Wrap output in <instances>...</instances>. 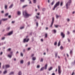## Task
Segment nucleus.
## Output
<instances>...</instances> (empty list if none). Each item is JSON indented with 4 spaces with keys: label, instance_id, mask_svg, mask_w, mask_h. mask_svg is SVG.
Returning a JSON list of instances; mask_svg holds the SVG:
<instances>
[{
    "label": "nucleus",
    "instance_id": "61",
    "mask_svg": "<svg viewBox=\"0 0 75 75\" xmlns=\"http://www.w3.org/2000/svg\"><path fill=\"white\" fill-rule=\"evenodd\" d=\"M37 15H38V16H40V13H37Z\"/></svg>",
    "mask_w": 75,
    "mask_h": 75
},
{
    "label": "nucleus",
    "instance_id": "57",
    "mask_svg": "<svg viewBox=\"0 0 75 75\" xmlns=\"http://www.w3.org/2000/svg\"><path fill=\"white\" fill-rule=\"evenodd\" d=\"M2 54H3V52H1L0 53V55H2Z\"/></svg>",
    "mask_w": 75,
    "mask_h": 75
},
{
    "label": "nucleus",
    "instance_id": "32",
    "mask_svg": "<svg viewBox=\"0 0 75 75\" xmlns=\"http://www.w3.org/2000/svg\"><path fill=\"white\" fill-rule=\"evenodd\" d=\"M57 42H56L54 43V45H57Z\"/></svg>",
    "mask_w": 75,
    "mask_h": 75
},
{
    "label": "nucleus",
    "instance_id": "51",
    "mask_svg": "<svg viewBox=\"0 0 75 75\" xmlns=\"http://www.w3.org/2000/svg\"><path fill=\"white\" fill-rule=\"evenodd\" d=\"M67 21H70V20L69 18L67 19Z\"/></svg>",
    "mask_w": 75,
    "mask_h": 75
},
{
    "label": "nucleus",
    "instance_id": "36",
    "mask_svg": "<svg viewBox=\"0 0 75 75\" xmlns=\"http://www.w3.org/2000/svg\"><path fill=\"white\" fill-rule=\"evenodd\" d=\"M60 41L58 43V46L59 47V45H60Z\"/></svg>",
    "mask_w": 75,
    "mask_h": 75
},
{
    "label": "nucleus",
    "instance_id": "19",
    "mask_svg": "<svg viewBox=\"0 0 75 75\" xmlns=\"http://www.w3.org/2000/svg\"><path fill=\"white\" fill-rule=\"evenodd\" d=\"M18 75H21V71H20L18 73Z\"/></svg>",
    "mask_w": 75,
    "mask_h": 75
},
{
    "label": "nucleus",
    "instance_id": "24",
    "mask_svg": "<svg viewBox=\"0 0 75 75\" xmlns=\"http://www.w3.org/2000/svg\"><path fill=\"white\" fill-rule=\"evenodd\" d=\"M8 13H7L5 14V16H6V17H7V16H8Z\"/></svg>",
    "mask_w": 75,
    "mask_h": 75
},
{
    "label": "nucleus",
    "instance_id": "4",
    "mask_svg": "<svg viewBox=\"0 0 75 75\" xmlns=\"http://www.w3.org/2000/svg\"><path fill=\"white\" fill-rule=\"evenodd\" d=\"M58 74L59 75H60V74H61V72H62V71H61V66H58Z\"/></svg>",
    "mask_w": 75,
    "mask_h": 75
},
{
    "label": "nucleus",
    "instance_id": "37",
    "mask_svg": "<svg viewBox=\"0 0 75 75\" xmlns=\"http://www.w3.org/2000/svg\"><path fill=\"white\" fill-rule=\"evenodd\" d=\"M23 62H24L23 61V60H22L21 61V64H23Z\"/></svg>",
    "mask_w": 75,
    "mask_h": 75
},
{
    "label": "nucleus",
    "instance_id": "60",
    "mask_svg": "<svg viewBox=\"0 0 75 75\" xmlns=\"http://www.w3.org/2000/svg\"><path fill=\"white\" fill-rule=\"evenodd\" d=\"M2 20L1 21H0V24H1V21H2Z\"/></svg>",
    "mask_w": 75,
    "mask_h": 75
},
{
    "label": "nucleus",
    "instance_id": "48",
    "mask_svg": "<svg viewBox=\"0 0 75 75\" xmlns=\"http://www.w3.org/2000/svg\"><path fill=\"white\" fill-rule=\"evenodd\" d=\"M67 34L68 35H69V34H70V32H69V31H67Z\"/></svg>",
    "mask_w": 75,
    "mask_h": 75
},
{
    "label": "nucleus",
    "instance_id": "55",
    "mask_svg": "<svg viewBox=\"0 0 75 75\" xmlns=\"http://www.w3.org/2000/svg\"><path fill=\"white\" fill-rule=\"evenodd\" d=\"M74 72L73 71V73H72V74H71V75H74Z\"/></svg>",
    "mask_w": 75,
    "mask_h": 75
},
{
    "label": "nucleus",
    "instance_id": "42",
    "mask_svg": "<svg viewBox=\"0 0 75 75\" xmlns=\"http://www.w3.org/2000/svg\"><path fill=\"white\" fill-rule=\"evenodd\" d=\"M30 50H31V48L30 47V48H28V51H30Z\"/></svg>",
    "mask_w": 75,
    "mask_h": 75
},
{
    "label": "nucleus",
    "instance_id": "46",
    "mask_svg": "<svg viewBox=\"0 0 75 75\" xmlns=\"http://www.w3.org/2000/svg\"><path fill=\"white\" fill-rule=\"evenodd\" d=\"M58 25H55V27H56V28H58Z\"/></svg>",
    "mask_w": 75,
    "mask_h": 75
},
{
    "label": "nucleus",
    "instance_id": "11",
    "mask_svg": "<svg viewBox=\"0 0 75 75\" xmlns=\"http://www.w3.org/2000/svg\"><path fill=\"white\" fill-rule=\"evenodd\" d=\"M47 67H48V64H46L45 66V69H47Z\"/></svg>",
    "mask_w": 75,
    "mask_h": 75
},
{
    "label": "nucleus",
    "instance_id": "3",
    "mask_svg": "<svg viewBox=\"0 0 75 75\" xmlns=\"http://www.w3.org/2000/svg\"><path fill=\"white\" fill-rule=\"evenodd\" d=\"M59 5V1H58L57 2L56 4L55 5L54 7L53 8V10H55V8L57 7V6H58Z\"/></svg>",
    "mask_w": 75,
    "mask_h": 75
},
{
    "label": "nucleus",
    "instance_id": "33",
    "mask_svg": "<svg viewBox=\"0 0 75 75\" xmlns=\"http://www.w3.org/2000/svg\"><path fill=\"white\" fill-rule=\"evenodd\" d=\"M11 50V48H10L8 49L7 51H10Z\"/></svg>",
    "mask_w": 75,
    "mask_h": 75
},
{
    "label": "nucleus",
    "instance_id": "54",
    "mask_svg": "<svg viewBox=\"0 0 75 75\" xmlns=\"http://www.w3.org/2000/svg\"><path fill=\"white\" fill-rule=\"evenodd\" d=\"M23 52H25V49H23Z\"/></svg>",
    "mask_w": 75,
    "mask_h": 75
},
{
    "label": "nucleus",
    "instance_id": "40",
    "mask_svg": "<svg viewBox=\"0 0 75 75\" xmlns=\"http://www.w3.org/2000/svg\"><path fill=\"white\" fill-rule=\"evenodd\" d=\"M21 57H23V54L21 52Z\"/></svg>",
    "mask_w": 75,
    "mask_h": 75
},
{
    "label": "nucleus",
    "instance_id": "50",
    "mask_svg": "<svg viewBox=\"0 0 75 75\" xmlns=\"http://www.w3.org/2000/svg\"><path fill=\"white\" fill-rule=\"evenodd\" d=\"M45 8H44L43 9L42 11H45Z\"/></svg>",
    "mask_w": 75,
    "mask_h": 75
},
{
    "label": "nucleus",
    "instance_id": "26",
    "mask_svg": "<svg viewBox=\"0 0 75 75\" xmlns=\"http://www.w3.org/2000/svg\"><path fill=\"white\" fill-rule=\"evenodd\" d=\"M54 3H55V2L54 1H53L52 3V4H51L52 5H53V4H54Z\"/></svg>",
    "mask_w": 75,
    "mask_h": 75
},
{
    "label": "nucleus",
    "instance_id": "18",
    "mask_svg": "<svg viewBox=\"0 0 75 75\" xmlns=\"http://www.w3.org/2000/svg\"><path fill=\"white\" fill-rule=\"evenodd\" d=\"M45 38H47L48 37V34H47V33H46L45 35Z\"/></svg>",
    "mask_w": 75,
    "mask_h": 75
},
{
    "label": "nucleus",
    "instance_id": "15",
    "mask_svg": "<svg viewBox=\"0 0 75 75\" xmlns=\"http://www.w3.org/2000/svg\"><path fill=\"white\" fill-rule=\"evenodd\" d=\"M44 69H45V68L44 67H42L40 69V71H43Z\"/></svg>",
    "mask_w": 75,
    "mask_h": 75
},
{
    "label": "nucleus",
    "instance_id": "14",
    "mask_svg": "<svg viewBox=\"0 0 75 75\" xmlns=\"http://www.w3.org/2000/svg\"><path fill=\"white\" fill-rule=\"evenodd\" d=\"M7 71L6 70L5 71L3 72L4 74H7Z\"/></svg>",
    "mask_w": 75,
    "mask_h": 75
},
{
    "label": "nucleus",
    "instance_id": "63",
    "mask_svg": "<svg viewBox=\"0 0 75 75\" xmlns=\"http://www.w3.org/2000/svg\"><path fill=\"white\" fill-rule=\"evenodd\" d=\"M57 68L56 69V70H55V72H57Z\"/></svg>",
    "mask_w": 75,
    "mask_h": 75
},
{
    "label": "nucleus",
    "instance_id": "6",
    "mask_svg": "<svg viewBox=\"0 0 75 75\" xmlns=\"http://www.w3.org/2000/svg\"><path fill=\"white\" fill-rule=\"evenodd\" d=\"M54 17H53L52 18V22L51 23V25L50 26L51 27H52V25H53V24L54 23Z\"/></svg>",
    "mask_w": 75,
    "mask_h": 75
},
{
    "label": "nucleus",
    "instance_id": "62",
    "mask_svg": "<svg viewBox=\"0 0 75 75\" xmlns=\"http://www.w3.org/2000/svg\"><path fill=\"white\" fill-rule=\"evenodd\" d=\"M32 64H34V61L32 62Z\"/></svg>",
    "mask_w": 75,
    "mask_h": 75
},
{
    "label": "nucleus",
    "instance_id": "39",
    "mask_svg": "<svg viewBox=\"0 0 75 75\" xmlns=\"http://www.w3.org/2000/svg\"><path fill=\"white\" fill-rule=\"evenodd\" d=\"M36 17L37 19H39L40 18V17H38V16H36Z\"/></svg>",
    "mask_w": 75,
    "mask_h": 75
},
{
    "label": "nucleus",
    "instance_id": "53",
    "mask_svg": "<svg viewBox=\"0 0 75 75\" xmlns=\"http://www.w3.org/2000/svg\"><path fill=\"white\" fill-rule=\"evenodd\" d=\"M67 40H68V42H70V40H69V39L68 38Z\"/></svg>",
    "mask_w": 75,
    "mask_h": 75
},
{
    "label": "nucleus",
    "instance_id": "56",
    "mask_svg": "<svg viewBox=\"0 0 75 75\" xmlns=\"http://www.w3.org/2000/svg\"><path fill=\"white\" fill-rule=\"evenodd\" d=\"M8 17L9 18H11V15H9L8 16Z\"/></svg>",
    "mask_w": 75,
    "mask_h": 75
},
{
    "label": "nucleus",
    "instance_id": "23",
    "mask_svg": "<svg viewBox=\"0 0 75 75\" xmlns=\"http://www.w3.org/2000/svg\"><path fill=\"white\" fill-rule=\"evenodd\" d=\"M71 64H72V65H75V60H74V62H72Z\"/></svg>",
    "mask_w": 75,
    "mask_h": 75
},
{
    "label": "nucleus",
    "instance_id": "47",
    "mask_svg": "<svg viewBox=\"0 0 75 75\" xmlns=\"http://www.w3.org/2000/svg\"><path fill=\"white\" fill-rule=\"evenodd\" d=\"M59 17V16H58V15H56V18H58Z\"/></svg>",
    "mask_w": 75,
    "mask_h": 75
},
{
    "label": "nucleus",
    "instance_id": "59",
    "mask_svg": "<svg viewBox=\"0 0 75 75\" xmlns=\"http://www.w3.org/2000/svg\"><path fill=\"white\" fill-rule=\"evenodd\" d=\"M15 23V21H12V23Z\"/></svg>",
    "mask_w": 75,
    "mask_h": 75
},
{
    "label": "nucleus",
    "instance_id": "28",
    "mask_svg": "<svg viewBox=\"0 0 75 75\" xmlns=\"http://www.w3.org/2000/svg\"><path fill=\"white\" fill-rule=\"evenodd\" d=\"M53 31H54V34H55V33H56V30H53Z\"/></svg>",
    "mask_w": 75,
    "mask_h": 75
},
{
    "label": "nucleus",
    "instance_id": "13",
    "mask_svg": "<svg viewBox=\"0 0 75 75\" xmlns=\"http://www.w3.org/2000/svg\"><path fill=\"white\" fill-rule=\"evenodd\" d=\"M18 15H20L21 14V12L20 11H18L17 12Z\"/></svg>",
    "mask_w": 75,
    "mask_h": 75
},
{
    "label": "nucleus",
    "instance_id": "16",
    "mask_svg": "<svg viewBox=\"0 0 75 75\" xmlns=\"http://www.w3.org/2000/svg\"><path fill=\"white\" fill-rule=\"evenodd\" d=\"M52 67H51L48 70V71H51V70H52Z\"/></svg>",
    "mask_w": 75,
    "mask_h": 75
},
{
    "label": "nucleus",
    "instance_id": "49",
    "mask_svg": "<svg viewBox=\"0 0 75 75\" xmlns=\"http://www.w3.org/2000/svg\"><path fill=\"white\" fill-rule=\"evenodd\" d=\"M20 1L22 2H24V0H20Z\"/></svg>",
    "mask_w": 75,
    "mask_h": 75
},
{
    "label": "nucleus",
    "instance_id": "9",
    "mask_svg": "<svg viewBox=\"0 0 75 75\" xmlns=\"http://www.w3.org/2000/svg\"><path fill=\"white\" fill-rule=\"evenodd\" d=\"M8 18H3L2 19V21H7L8 20Z\"/></svg>",
    "mask_w": 75,
    "mask_h": 75
},
{
    "label": "nucleus",
    "instance_id": "45",
    "mask_svg": "<svg viewBox=\"0 0 75 75\" xmlns=\"http://www.w3.org/2000/svg\"><path fill=\"white\" fill-rule=\"evenodd\" d=\"M72 54V51L71 50V51H70V54Z\"/></svg>",
    "mask_w": 75,
    "mask_h": 75
},
{
    "label": "nucleus",
    "instance_id": "64",
    "mask_svg": "<svg viewBox=\"0 0 75 75\" xmlns=\"http://www.w3.org/2000/svg\"><path fill=\"white\" fill-rule=\"evenodd\" d=\"M72 13L73 14H74V13H75V11H73Z\"/></svg>",
    "mask_w": 75,
    "mask_h": 75
},
{
    "label": "nucleus",
    "instance_id": "1",
    "mask_svg": "<svg viewBox=\"0 0 75 75\" xmlns=\"http://www.w3.org/2000/svg\"><path fill=\"white\" fill-rule=\"evenodd\" d=\"M71 3V0H69L68 2L66 4V6L67 9H68L69 6H70V4Z\"/></svg>",
    "mask_w": 75,
    "mask_h": 75
},
{
    "label": "nucleus",
    "instance_id": "25",
    "mask_svg": "<svg viewBox=\"0 0 75 75\" xmlns=\"http://www.w3.org/2000/svg\"><path fill=\"white\" fill-rule=\"evenodd\" d=\"M5 37H3L1 38V40H5Z\"/></svg>",
    "mask_w": 75,
    "mask_h": 75
},
{
    "label": "nucleus",
    "instance_id": "41",
    "mask_svg": "<svg viewBox=\"0 0 75 75\" xmlns=\"http://www.w3.org/2000/svg\"><path fill=\"white\" fill-rule=\"evenodd\" d=\"M30 65V62H28V65Z\"/></svg>",
    "mask_w": 75,
    "mask_h": 75
},
{
    "label": "nucleus",
    "instance_id": "44",
    "mask_svg": "<svg viewBox=\"0 0 75 75\" xmlns=\"http://www.w3.org/2000/svg\"><path fill=\"white\" fill-rule=\"evenodd\" d=\"M10 27H8V28H7V29L8 30H10Z\"/></svg>",
    "mask_w": 75,
    "mask_h": 75
},
{
    "label": "nucleus",
    "instance_id": "30",
    "mask_svg": "<svg viewBox=\"0 0 75 75\" xmlns=\"http://www.w3.org/2000/svg\"><path fill=\"white\" fill-rule=\"evenodd\" d=\"M60 49L61 50H63V47L62 46H61L60 47Z\"/></svg>",
    "mask_w": 75,
    "mask_h": 75
},
{
    "label": "nucleus",
    "instance_id": "34",
    "mask_svg": "<svg viewBox=\"0 0 75 75\" xmlns=\"http://www.w3.org/2000/svg\"><path fill=\"white\" fill-rule=\"evenodd\" d=\"M23 28H24V26L21 28H20V29H21V30H22V29H23Z\"/></svg>",
    "mask_w": 75,
    "mask_h": 75
},
{
    "label": "nucleus",
    "instance_id": "31",
    "mask_svg": "<svg viewBox=\"0 0 75 75\" xmlns=\"http://www.w3.org/2000/svg\"><path fill=\"white\" fill-rule=\"evenodd\" d=\"M27 6V5H24L23 6V8H25V7H26Z\"/></svg>",
    "mask_w": 75,
    "mask_h": 75
},
{
    "label": "nucleus",
    "instance_id": "17",
    "mask_svg": "<svg viewBox=\"0 0 75 75\" xmlns=\"http://www.w3.org/2000/svg\"><path fill=\"white\" fill-rule=\"evenodd\" d=\"M14 73L13 72H12L9 73V75H13L14 74Z\"/></svg>",
    "mask_w": 75,
    "mask_h": 75
},
{
    "label": "nucleus",
    "instance_id": "35",
    "mask_svg": "<svg viewBox=\"0 0 75 75\" xmlns=\"http://www.w3.org/2000/svg\"><path fill=\"white\" fill-rule=\"evenodd\" d=\"M36 26H37V27H38V22H36Z\"/></svg>",
    "mask_w": 75,
    "mask_h": 75
},
{
    "label": "nucleus",
    "instance_id": "2",
    "mask_svg": "<svg viewBox=\"0 0 75 75\" xmlns=\"http://www.w3.org/2000/svg\"><path fill=\"white\" fill-rule=\"evenodd\" d=\"M25 15L24 14V12H23V15H24V16L25 17H29V16H31V14H29L28 13H27V12L26 11H25Z\"/></svg>",
    "mask_w": 75,
    "mask_h": 75
},
{
    "label": "nucleus",
    "instance_id": "43",
    "mask_svg": "<svg viewBox=\"0 0 75 75\" xmlns=\"http://www.w3.org/2000/svg\"><path fill=\"white\" fill-rule=\"evenodd\" d=\"M34 56V54H32L31 55V57H33Z\"/></svg>",
    "mask_w": 75,
    "mask_h": 75
},
{
    "label": "nucleus",
    "instance_id": "8",
    "mask_svg": "<svg viewBox=\"0 0 75 75\" xmlns=\"http://www.w3.org/2000/svg\"><path fill=\"white\" fill-rule=\"evenodd\" d=\"M13 31H11L9 33H7V35H10L13 34Z\"/></svg>",
    "mask_w": 75,
    "mask_h": 75
},
{
    "label": "nucleus",
    "instance_id": "29",
    "mask_svg": "<svg viewBox=\"0 0 75 75\" xmlns=\"http://www.w3.org/2000/svg\"><path fill=\"white\" fill-rule=\"evenodd\" d=\"M62 5H63V2H61L60 4L61 6H62Z\"/></svg>",
    "mask_w": 75,
    "mask_h": 75
},
{
    "label": "nucleus",
    "instance_id": "12",
    "mask_svg": "<svg viewBox=\"0 0 75 75\" xmlns=\"http://www.w3.org/2000/svg\"><path fill=\"white\" fill-rule=\"evenodd\" d=\"M13 4H12L9 7V8H11L13 7Z\"/></svg>",
    "mask_w": 75,
    "mask_h": 75
},
{
    "label": "nucleus",
    "instance_id": "7",
    "mask_svg": "<svg viewBox=\"0 0 75 75\" xmlns=\"http://www.w3.org/2000/svg\"><path fill=\"white\" fill-rule=\"evenodd\" d=\"M61 36H62V38H65V34H64V33L61 32Z\"/></svg>",
    "mask_w": 75,
    "mask_h": 75
},
{
    "label": "nucleus",
    "instance_id": "38",
    "mask_svg": "<svg viewBox=\"0 0 75 75\" xmlns=\"http://www.w3.org/2000/svg\"><path fill=\"white\" fill-rule=\"evenodd\" d=\"M36 0H33V3H36Z\"/></svg>",
    "mask_w": 75,
    "mask_h": 75
},
{
    "label": "nucleus",
    "instance_id": "10",
    "mask_svg": "<svg viewBox=\"0 0 75 75\" xmlns=\"http://www.w3.org/2000/svg\"><path fill=\"white\" fill-rule=\"evenodd\" d=\"M6 67L7 68H9L10 67V65L7 64L6 65Z\"/></svg>",
    "mask_w": 75,
    "mask_h": 75
},
{
    "label": "nucleus",
    "instance_id": "27",
    "mask_svg": "<svg viewBox=\"0 0 75 75\" xmlns=\"http://www.w3.org/2000/svg\"><path fill=\"white\" fill-rule=\"evenodd\" d=\"M43 58H41L40 60L41 62H43Z\"/></svg>",
    "mask_w": 75,
    "mask_h": 75
},
{
    "label": "nucleus",
    "instance_id": "20",
    "mask_svg": "<svg viewBox=\"0 0 75 75\" xmlns=\"http://www.w3.org/2000/svg\"><path fill=\"white\" fill-rule=\"evenodd\" d=\"M12 55V54H11V55L10 54H8V57H9V58H11V56Z\"/></svg>",
    "mask_w": 75,
    "mask_h": 75
},
{
    "label": "nucleus",
    "instance_id": "21",
    "mask_svg": "<svg viewBox=\"0 0 75 75\" xmlns=\"http://www.w3.org/2000/svg\"><path fill=\"white\" fill-rule=\"evenodd\" d=\"M33 61H35V59H36V58L35 57H33Z\"/></svg>",
    "mask_w": 75,
    "mask_h": 75
},
{
    "label": "nucleus",
    "instance_id": "52",
    "mask_svg": "<svg viewBox=\"0 0 75 75\" xmlns=\"http://www.w3.org/2000/svg\"><path fill=\"white\" fill-rule=\"evenodd\" d=\"M40 66L39 65H38L37 66V68H40Z\"/></svg>",
    "mask_w": 75,
    "mask_h": 75
},
{
    "label": "nucleus",
    "instance_id": "5",
    "mask_svg": "<svg viewBox=\"0 0 75 75\" xmlns=\"http://www.w3.org/2000/svg\"><path fill=\"white\" fill-rule=\"evenodd\" d=\"M29 40H30V39H29V38L27 40L26 38H25L23 40V42L24 43H25L26 42H28L29 41Z\"/></svg>",
    "mask_w": 75,
    "mask_h": 75
},
{
    "label": "nucleus",
    "instance_id": "22",
    "mask_svg": "<svg viewBox=\"0 0 75 75\" xmlns=\"http://www.w3.org/2000/svg\"><path fill=\"white\" fill-rule=\"evenodd\" d=\"M4 8L5 9L7 10V5H5Z\"/></svg>",
    "mask_w": 75,
    "mask_h": 75
},
{
    "label": "nucleus",
    "instance_id": "58",
    "mask_svg": "<svg viewBox=\"0 0 75 75\" xmlns=\"http://www.w3.org/2000/svg\"><path fill=\"white\" fill-rule=\"evenodd\" d=\"M73 33H75V30H73Z\"/></svg>",
    "mask_w": 75,
    "mask_h": 75
}]
</instances>
